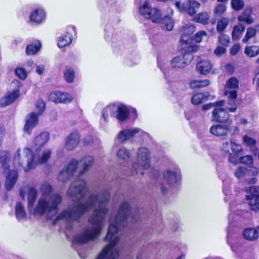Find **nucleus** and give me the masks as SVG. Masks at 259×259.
I'll return each mask as SVG.
<instances>
[{
	"label": "nucleus",
	"instance_id": "nucleus-1",
	"mask_svg": "<svg viewBox=\"0 0 259 259\" xmlns=\"http://www.w3.org/2000/svg\"><path fill=\"white\" fill-rule=\"evenodd\" d=\"M110 198L107 190H102L98 195L91 194L83 203L79 202L63 210L53 221L55 224L60 220L68 222L78 221L85 213L93 210L89 219L92 227H88L73 239V243L84 244L96 239L101 234L104 220L107 212L106 205Z\"/></svg>",
	"mask_w": 259,
	"mask_h": 259
},
{
	"label": "nucleus",
	"instance_id": "nucleus-2",
	"mask_svg": "<svg viewBox=\"0 0 259 259\" xmlns=\"http://www.w3.org/2000/svg\"><path fill=\"white\" fill-rule=\"evenodd\" d=\"M130 212V204L127 202H123L119 206L114 222L110 223L105 237V240L110 241V243L102 249L96 259H120L119 251L116 246L119 241L116 234L121 228L127 225L129 221H137L134 215Z\"/></svg>",
	"mask_w": 259,
	"mask_h": 259
},
{
	"label": "nucleus",
	"instance_id": "nucleus-3",
	"mask_svg": "<svg viewBox=\"0 0 259 259\" xmlns=\"http://www.w3.org/2000/svg\"><path fill=\"white\" fill-rule=\"evenodd\" d=\"M41 194L37 204L35 206L33 214L34 215H46L47 219L52 220L58 212L59 206L62 202V197L58 193L50 195L52 187L50 184L44 182L39 188Z\"/></svg>",
	"mask_w": 259,
	"mask_h": 259
},
{
	"label": "nucleus",
	"instance_id": "nucleus-4",
	"mask_svg": "<svg viewBox=\"0 0 259 259\" xmlns=\"http://www.w3.org/2000/svg\"><path fill=\"white\" fill-rule=\"evenodd\" d=\"M52 150L50 148L45 149L41 151L38 150L36 151L34 154L29 148L18 149L14 155V165L16 167L21 168L27 172L34 168L38 164L46 163L50 158Z\"/></svg>",
	"mask_w": 259,
	"mask_h": 259
},
{
	"label": "nucleus",
	"instance_id": "nucleus-5",
	"mask_svg": "<svg viewBox=\"0 0 259 259\" xmlns=\"http://www.w3.org/2000/svg\"><path fill=\"white\" fill-rule=\"evenodd\" d=\"M137 162L133 163L131 169V174L137 175L140 174H144V170L150 167V153L148 149L145 147L140 148L137 153Z\"/></svg>",
	"mask_w": 259,
	"mask_h": 259
},
{
	"label": "nucleus",
	"instance_id": "nucleus-6",
	"mask_svg": "<svg viewBox=\"0 0 259 259\" xmlns=\"http://www.w3.org/2000/svg\"><path fill=\"white\" fill-rule=\"evenodd\" d=\"M10 158V153L6 151H0V163L5 169L6 176L5 186L7 190H11L15 185L18 178V172L16 170H9L8 163Z\"/></svg>",
	"mask_w": 259,
	"mask_h": 259
},
{
	"label": "nucleus",
	"instance_id": "nucleus-7",
	"mask_svg": "<svg viewBox=\"0 0 259 259\" xmlns=\"http://www.w3.org/2000/svg\"><path fill=\"white\" fill-rule=\"evenodd\" d=\"M224 104L225 102L223 100L216 102L215 107L212 113L211 120L220 123H226L230 121L232 124V121L229 118L230 116L227 110L231 112L229 108L233 107V105L229 104V101H228V106H225Z\"/></svg>",
	"mask_w": 259,
	"mask_h": 259
},
{
	"label": "nucleus",
	"instance_id": "nucleus-8",
	"mask_svg": "<svg viewBox=\"0 0 259 259\" xmlns=\"http://www.w3.org/2000/svg\"><path fill=\"white\" fill-rule=\"evenodd\" d=\"M88 191L85 182L82 179H78L71 184L67 194L74 202H76L82 199Z\"/></svg>",
	"mask_w": 259,
	"mask_h": 259
},
{
	"label": "nucleus",
	"instance_id": "nucleus-9",
	"mask_svg": "<svg viewBox=\"0 0 259 259\" xmlns=\"http://www.w3.org/2000/svg\"><path fill=\"white\" fill-rule=\"evenodd\" d=\"M221 149L224 154L229 156V162L237 164L239 161L238 154L242 150L241 146L231 141L224 142Z\"/></svg>",
	"mask_w": 259,
	"mask_h": 259
},
{
	"label": "nucleus",
	"instance_id": "nucleus-10",
	"mask_svg": "<svg viewBox=\"0 0 259 259\" xmlns=\"http://www.w3.org/2000/svg\"><path fill=\"white\" fill-rule=\"evenodd\" d=\"M238 88V81L235 77H231L226 82L225 94L229 99V104L233 105V107L229 108L232 112H234L237 108L235 100L237 97Z\"/></svg>",
	"mask_w": 259,
	"mask_h": 259
},
{
	"label": "nucleus",
	"instance_id": "nucleus-11",
	"mask_svg": "<svg viewBox=\"0 0 259 259\" xmlns=\"http://www.w3.org/2000/svg\"><path fill=\"white\" fill-rule=\"evenodd\" d=\"M195 30V26L191 24H186L181 29V42L182 46H188L184 48H187L189 51H197V46L192 45L193 41L192 34Z\"/></svg>",
	"mask_w": 259,
	"mask_h": 259
},
{
	"label": "nucleus",
	"instance_id": "nucleus-12",
	"mask_svg": "<svg viewBox=\"0 0 259 259\" xmlns=\"http://www.w3.org/2000/svg\"><path fill=\"white\" fill-rule=\"evenodd\" d=\"M147 137V133L138 127H134L120 131L117 135L116 139L120 143H124L134 137H139L143 139Z\"/></svg>",
	"mask_w": 259,
	"mask_h": 259
},
{
	"label": "nucleus",
	"instance_id": "nucleus-13",
	"mask_svg": "<svg viewBox=\"0 0 259 259\" xmlns=\"http://www.w3.org/2000/svg\"><path fill=\"white\" fill-rule=\"evenodd\" d=\"M175 2L176 7L181 12H187L190 15L196 13L200 4L196 1L189 0H172Z\"/></svg>",
	"mask_w": 259,
	"mask_h": 259
},
{
	"label": "nucleus",
	"instance_id": "nucleus-14",
	"mask_svg": "<svg viewBox=\"0 0 259 259\" xmlns=\"http://www.w3.org/2000/svg\"><path fill=\"white\" fill-rule=\"evenodd\" d=\"M182 52L181 54L174 57L170 61L171 67L174 68H183L187 66L190 64L193 60V56L190 53Z\"/></svg>",
	"mask_w": 259,
	"mask_h": 259
},
{
	"label": "nucleus",
	"instance_id": "nucleus-15",
	"mask_svg": "<svg viewBox=\"0 0 259 259\" xmlns=\"http://www.w3.org/2000/svg\"><path fill=\"white\" fill-rule=\"evenodd\" d=\"M231 122L226 123L213 124L209 129V132L213 136L222 139H226L231 131Z\"/></svg>",
	"mask_w": 259,
	"mask_h": 259
},
{
	"label": "nucleus",
	"instance_id": "nucleus-16",
	"mask_svg": "<svg viewBox=\"0 0 259 259\" xmlns=\"http://www.w3.org/2000/svg\"><path fill=\"white\" fill-rule=\"evenodd\" d=\"M49 98L50 101L53 102L64 104L70 103L73 99L70 95L59 91L51 92Z\"/></svg>",
	"mask_w": 259,
	"mask_h": 259
},
{
	"label": "nucleus",
	"instance_id": "nucleus-17",
	"mask_svg": "<svg viewBox=\"0 0 259 259\" xmlns=\"http://www.w3.org/2000/svg\"><path fill=\"white\" fill-rule=\"evenodd\" d=\"M39 116L35 112H31L26 116L25 124L24 127L25 133L28 135L31 134L32 129L37 124Z\"/></svg>",
	"mask_w": 259,
	"mask_h": 259
},
{
	"label": "nucleus",
	"instance_id": "nucleus-18",
	"mask_svg": "<svg viewBox=\"0 0 259 259\" xmlns=\"http://www.w3.org/2000/svg\"><path fill=\"white\" fill-rule=\"evenodd\" d=\"M27 191H28V209L30 211L34 202L35 201L37 192L35 189L32 187L21 189L20 191V195L22 199L24 198L25 195V193Z\"/></svg>",
	"mask_w": 259,
	"mask_h": 259
},
{
	"label": "nucleus",
	"instance_id": "nucleus-19",
	"mask_svg": "<svg viewBox=\"0 0 259 259\" xmlns=\"http://www.w3.org/2000/svg\"><path fill=\"white\" fill-rule=\"evenodd\" d=\"M163 177L169 184H174L180 179V170L176 167L166 169L163 173Z\"/></svg>",
	"mask_w": 259,
	"mask_h": 259
},
{
	"label": "nucleus",
	"instance_id": "nucleus-20",
	"mask_svg": "<svg viewBox=\"0 0 259 259\" xmlns=\"http://www.w3.org/2000/svg\"><path fill=\"white\" fill-rule=\"evenodd\" d=\"M115 118L120 122L126 121L129 116L130 110L125 105L116 103L115 106Z\"/></svg>",
	"mask_w": 259,
	"mask_h": 259
},
{
	"label": "nucleus",
	"instance_id": "nucleus-21",
	"mask_svg": "<svg viewBox=\"0 0 259 259\" xmlns=\"http://www.w3.org/2000/svg\"><path fill=\"white\" fill-rule=\"evenodd\" d=\"M116 103H112L104 107L101 111V124H105L109 122V117H114Z\"/></svg>",
	"mask_w": 259,
	"mask_h": 259
},
{
	"label": "nucleus",
	"instance_id": "nucleus-22",
	"mask_svg": "<svg viewBox=\"0 0 259 259\" xmlns=\"http://www.w3.org/2000/svg\"><path fill=\"white\" fill-rule=\"evenodd\" d=\"M247 195L246 196V200L249 201L248 205L251 209V205L255 203L259 204V186H253L246 190Z\"/></svg>",
	"mask_w": 259,
	"mask_h": 259
},
{
	"label": "nucleus",
	"instance_id": "nucleus-23",
	"mask_svg": "<svg viewBox=\"0 0 259 259\" xmlns=\"http://www.w3.org/2000/svg\"><path fill=\"white\" fill-rule=\"evenodd\" d=\"M50 135L48 132H42L37 135L34 139L32 143V148L35 151L40 150L48 142Z\"/></svg>",
	"mask_w": 259,
	"mask_h": 259
},
{
	"label": "nucleus",
	"instance_id": "nucleus-24",
	"mask_svg": "<svg viewBox=\"0 0 259 259\" xmlns=\"http://www.w3.org/2000/svg\"><path fill=\"white\" fill-rule=\"evenodd\" d=\"M80 141V135L77 132L71 133L67 138L65 148L67 150L72 151L78 146Z\"/></svg>",
	"mask_w": 259,
	"mask_h": 259
},
{
	"label": "nucleus",
	"instance_id": "nucleus-25",
	"mask_svg": "<svg viewBox=\"0 0 259 259\" xmlns=\"http://www.w3.org/2000/svg\"><path fill=\"white\" fill-rule=\"evenodd\" d=\"M140 14L145 18L149 17L150 13H156V8L149 5V0H141L139 7Z\"/></svg>",
	"mask_w": 259,
	"mask_h": 259
},
{
	"label": "nucleus",
	"instance_id": "nucleus-26",
	"mask_svg": "<svg viewBox=\"0 0 259 259\" xmlns=\"http://www.w3.org/2000/svg\"><path fill=\"white\" fill-rule=\"evenodd\" d=\"M19 95V91L18 90L7 93L4 97L1 99L0 106L4 107L11 104L18 98Z\"/></svg>",
	"mask_w": 259,
	"mask_h": 259
},
{
	"label": "nucleus",
	"instance_id": "nucleus-27",
	"mask_svg": "<svg viewBox=\"0 0 259 259\" xmlns=\"http://www.w3.org/2000/svg\"><path fill=\"white\" fill-rule=\"evenodd\" d=\"M46 19V13L41 8H38L33 11L30 16V20L31 22L36 24H40Z\"/></svg>",
	"mask_w": 259,
	"mask_h": 259
},
{
	"label": "nucleus",
	"instance_id": "nucleus-28",
	"mask_svg": "<svg viewBox=\"0 0 259 259\" xmlns=\"http://www.w3.org/2000/svg\"><path fill=\"white\" fill-rule=\"evenodd\" d=\"M252 9L251 7H246L241 14L238 17L239 22H243L247 24H250L254 22V19L252 16Z\"/></svg>",
	"mask_w": 259,
	"mask_h": 259
},
{
	"label": "nucleus",
	"instance_id": "nucleus-29",
	"mask_svg": "<svg viewBox=\"0 0 259 259\" xmlns=\"http://www.w3.org/2000/svg\"><path fill=\"white\" fill-rule=\"evenodd\" d=\"M212 67V64L208 60H201L196 65L197 71L202 75H206L209 73Z\"/></svg>",
	"mask_w": 259,
	"mask_h": 259
},
{
	"label": "nucleus",
	"instance_id": "nucleus-30",
	"mask_svg": "<svg viewBox=\"0 0 259 259\" xmlns=\"http://www.w3.org/2000/svg\"><path fill=\"white\" fill-rule=\"evenodd\" d=\"M94 162V158L92 156L88 155L82 158L79 161L80 167L81 168L79 170V175L87 171L93 165Z\"/></svg>",
	"mask_w": 259,
	"mask_h": 259
},
{
	"label": "nucleus",
	"instance_id": "nucleus-31",
	"mask_svg": "<svg viewBox=\"0 0 259 259\" xmlns=\"http://www.w3.org/2000/svg\"><path fill=\"white\" fill-rule=\"evenodd\" d=\"M259 231L257 229L248 228L245 229L243 235L244 238L249 241H253L258 237Z\"/></svg>",
	"mask_w": 259,
	"mask_h": 259
},
{
	"label": "nucleus",
	"instance_id": "nucleus-32",
	"mask_svg": "<svg viewBox=\"0 0 259 259\" xmlns=\"http://www.w3.org/2000/svg\"><path fill=\"white\" fill-rule=\"evenodd\" d=\"M72 34H71L69 32H67L59 38L58 41V46L59 48L65 47L70 45L72 42Z\"/></svg>",
	"mask_w": 259,
	"mask_h": 259
},
{
	"label": "nucleus",
	"instance_id": "nucleus-33",
	"mask_svg": "<svg viewBox=\"0 0 259 259\" xmlns=\"http://www.w3.org/2000/svg\"><path fill=\"white\" fill-rule=\"evenodd\" d=\"M209 97L207 93H199L194 94L191 98V102L194 105H198L205 101Z\"/></svg>",
	"mask_w": 259,
	"mask_h": 259
},
{
	"label": "nucleus",
	"instance_id": "nucleus-34",
	"mask_svg": "<svg viewBox=\"0 0 259 259\" xmlns=\"http://www.w3.org/2000/svg\"><path fill=\"white\" fill-rule=\"evenodd\" d=\"M230 21V18L228 17H222L219 19L217 25V31L222 33L229 24Z\"/></svg>",
	"mask_w": 259,
	"mask_h": 259
},
{
	"label": "nucleus",
	"instance_id": "nucleus-35",
	"mask_svg": "<svg viewBox=\"0 0 259 259\" xmlns=\"http://www.w3.org/2000/svg\"><path fill=\"white\" fill-rule=\"evenodd\" d=\"M15 214L17 219L20 221L26 219V213L24 209V206L20 202H17L15 206Z\"/></svg>",
	"mask_w": 259,
	"mask_h": 259
},
{
	"label": "nucleus",
	"instance_id": "nucleus-36",
	"mask_svg": "<svg viewBox=\"0 0 259 259\" xmlns=\"http://www.w3.org/2000/svg\"><path fill=\"white\" fill-rule=\"evenodd\" d=\"M41 44L40 41L35 40L26 47V53L28 55H34L39 50Z\"/></svg>",
	"mask_w": 259,
	"mask_h": 259
},
{
	"label": "nucleus",
	"instance_id": "nucleus-37",
	"mask_svg": "<svg viewBox=\"0 0 259 259\" xmlns=\"http://www.w3.org/2000/svg\"><path fill=\"white\" fill-rule=\"evenodd\" d=\"M210 84V81L208 79H194L190 83V86L191 89H200L208 86Z\"/></svg>",
	"mask_w": 259,
	"mask_h": 259
},
{
	"label": "nucleus",
	"instance_id": "nucleus-38",
	"mask_svg": "<svg viewBox=\"0 0 259 259\" xmlns=\"http://www.w3.org/2000/svg\"><path fill=\"white\" fill-rule=\"evenodd\" d=\"M245 30V26L241 23H239L238 25L233 27L232 37L233 40L238 39L242 34V32Z\"/></svg>",
	"mask_w": 259,
	"mask_h": 259
},
{
	"label": "nucleus",
	"instance_id": "nucleus-39",
	"mask_svg": "<svg viewBox=\"0 0 259 259\" xmlns=\"http://www.w3.org/2000/svg\"><path fill=\"white\" fill-rule=\"evenodd\" d=\"M78 164L79 162L78 160L75 159H72L69 162L67 166L64 168L68 171V172H69L70 175L73 176L77 169Z\"/></svg>",
	"mask_w": 259,
	"mask_h": 259
},
{
	"label": "nucleus",
	"instance_id": "nucleus-40",
	"mask_svg": "<svg viewBox=\"0 0 259 259\" xmlns=\"http://www.w3.org/2000/svg\"><path fill=\"white\" fill-rule=\"evenodd\" d=\"M244 53L248 57H255L259 54V46L246 47L245 48Z\"/></svg>",
	"mask_w": 259,
	"mask_h": 259
},
{
	"label": "nucleus",
	"instance_id": "nucleus-41",
	"mask_svg": "<svg viewBox=\"0 0 259 259\" xmlns=\"http://www.w3.org/2000/svg\"><path fill=\"white\" fill-rule=\"evenodd\" d=\"M163 24L162 27L164 29L170 31L174 27V22L169 16H165L164 18H161V22Z\"/></svg>",
	"mask_w": 259,
	"mask_h": 259
},
{
	"label": "nucleus",
	"instance_id": "nucleus-42",
	"mask_svg": "<svg viewBox=\"0 0 259 259\" xmlns=\"http://www.w3.org/2000/svg\"><path fill=\"white\" fill-rule=\"evenodd\" d=\"M117 156L120 159L126 161L130 158V153L125 147L120 148L117 152Z\"/></svg>",
	"mask_w": 259,
	"mask_h": 259
},
{
	"label": "nucleus",
	"instance_id": "nucleus-43",
	"mask_svg": "<svg viewBox=\"0 0 259 259\" xmlns=\"http://www.w3.org/2000/svg\"><path fill=\"white\" fill-rule=\"evenodd\" d=\"M256 32L257 30L255 28L251 27L248 28L246 34L242 39V41L244 43H247L250 38L255 36Z\"/></svg>",
	"mask_w": 259,
	"mask_h": 259
},
{
	"label": "nucleus",
	"instance_id": "nucleus-44",
	"mask_svg": "<svg viewBox=\"0 0 259 259\" xmlns=\"http://www.w3.org/2000/svg\"><path fill=\"white\" fill-rule=\"evenodd\" d=\"M75 76L74 70L70 68H66L64 72V77L65 80L68 83H71L73 82Z\"/></svg>",
	"mask_w": 259,
	"mask_h": 259
},
{
	"label": "nucleus",
	"instance_id": "nucleus-45",
	"mask_svg": "<svg viewBox=\"0 0 259 259\" xmlns=\"http://www.w3.org/2000/svg\"><path fill=\"white\" fill-rule=\"evenodd\" d=\"M150 17H146V19L151 20L154 23H160L161 21L162 15L160 11L156 8V13H150Z\"/></svg>",
	"mask_w": 259,
	"mask_h": 259
},
{
	"label": "nucleus",
	"instance_id": "nucleus-46",
	"mask_svg": "<svg viewBox=\"0 0 259 259\" xmlns=\"http://www.w3.org/2000/svg\"><path fill=\"white\" fill-rule=\"evenodd\" d=\"M248 175V169L243 166H239L235 171V176L237 179H241Z\"/></svg>",
	"mask_w": 259,
	"mask_h": 259
},
{
	"label": "nucleus",
	"instance_id": "nucleus-47",
	"mask_svg": "<svg viewBox=\"0 0 259 259\" xmlns=\"http://www.w3.org/2000/svg\"><path fill=\"white\" fill-rule=\"evenodd\" d=\"M208 19L209 15L207 13H200L195 18V20L196 22L202 23L203 24H207Z\"/></svg>",
	"mask_w": 259,
	"mask_h": 259
},
{
	"label": "nucleus",
	"instance_id": "nucleus-48",
	"mask_svg": "<svg viewBox=\"0 0 259 259\" xmlns=\"http://www.w3.org/2000/svg\"><path fill=\"white\" fill-rule=\"evenodd\" d=\"M72 176L70 175L69 172L63 168V169L60 171L58 176V179L60 181L64 182L68 181Z\"/></svg>",
	"mask_w": 259,
	"mask_h": 259
},
{
	"label": "nucleus",
	"instance_id": "nucleus-49",
	"mask_svg": "<svg viewBox=\"0 0 259 259\" xmlns=\"http://www.w3.org/2000/svg\"><path fill=\"white\" fill-rule=\"evenodd\" d=\"M36 109L38 110V112L36 113L38 115H40L44 111L46 108V103L41 99L38 100L35 104Z\"/></svg>",
	"mask_w": 259,
	"mask_h": 259
},
{
	"label": "nucleus",
	"instance_id": "nucleus-50",
	"mask_svg": "<svg viewBox=\"0 0 259 259\" xmlns=\"http://www.w3.org/2000/svg\"><path fill=\"white\" fill-rule=\"evenodd\" d=\"M231 5L233 9L240 11L244 6V3L242 0H231Z\"/></svg>",
	"mask_w": 259,
	"mask_h": 259
},
{
	"label": "nucleus",
	"instance_id": "nucleus-51",
	"mask_svg": "<svg viewBox=\"0 0 259 259\" xmlns=\"http://www.w3.org/2000/svg\"><path fill=\"white\" fill-rule=\"evenodd\" d=\"M16 75L21 79H25L27 73L26 70L23 67H17L15 70Z\"/></svg>",
	"mask_w": 259,
	"mask_h": 259
},
{
	"label": "nucleus",
	"instance_id": "nucleus-52",
	"mask_svg": "<svg viewBox=\"0 0 259 259\" xmlns=\"http://www.w3.org/2000/svg\"><path fill=\"white\" fill-rule=\"evenodd\" d=\"M243 141L247 146L251 148L254 147L256 144V141L253 138L248 136H244L243 137Z\"/></svg>",
	"mask_w": 259,
	"mask_h": 259
},
{
	"label": "nucleus",
	"instance_id": "nucleus-53",
	"mask_svg": "<svg viewBox=\"0 0 259 259\" xmlns=\"http://www.w3.org/2000/svg\"><path fill=\"white\" fill-rule=\"evenodd\" d=\"M226 10V8L224 4H219L215 7L213 12L215 15L220 16L224 14Z\"/></svg>",
	"mask_w": 259,
	"mask_h": 259
},
{
	"label": "nucleus",
	"instance_id": "nucleus-54",
	"mask_svg": "<svg viewBox=\"0 0 259 259\" xmlns=\"http://www.w3.org/2000/svg\"><path fill=\"white\" fill-rule=\"evenodd\" d=\"M231 217V214H229V215L228 216L229 221H230ZM231 225L230 222H229V226H228V228L227 229V242H228V244H229L231 245L232 249L233 251H234V249L233 248V246L231 245L232 242H231V240L232 235H233V233H232V232L230 230Z\"/></svg>",
	"mask_w": 259,
	"mask_h": 259
},
{
	"label": "nucleus",
	"instance_id": "nucleus-55",
	"mask_svg": "<svg viewBox=\"0 0 259 259\" xmlns=\"http://www.w3.org/2000/svg\"><path fill=\"white\" fill-rule=\"evenodd\" d=\"M224 183V187H223V192L225 195H226V197L224 198L225 201H228L229 200V195L230 194V188L229 185L227 183V182H223Z\"/></svg>",
	"mask_w": 259,
	"mask_h": 259
},
{
	"label": "nucleus",
	"instance_id": "nucleus-56",
	"mask_svg": "<svg viewBox=\"0 0 259 259\" xmlns=\"http://www.w3.org/2000/svg\"><path fill=\"white\" fill-rule=\"evenodd\" d=\"M242 163L246 164H251L253 162L252 157L250 155H245L244 156H242L241 158H239L238 163Z\"/></svg>",
	"mask_w": 259,
	"mask_h": 259
},
{
	"label": "nucleus",
	"instance_id": "nucleus-57",
	"mask_svg": "<svg viewBox=\"0 0 259 259\" xmlns=\"http://www.w3.org/2000/svg\"><path fill=\"white\" fill-rule=\"evenodd\" d=\"M220 42L223 46H227L230 43V37L228 35L222 34L219 38Z\"/></svg>",
	"mask_w": 259,
	"mask_h": 259
},
{
	"label": "nucleus",
	"instance_id": "nucleus-58",
	"mask_svg": "<svg viewBox=\"0 0 259 259\" xmlns=\"http://www.w3.org/2000/svg\"><path fill=\"white\" fill-rule=\"evenodd\" d=\"M206 35V33L204 31H200L195 34L193 40H194L195 42L199 43L201 41L202 37Z\"/></svg>",
	"mask_w": 259,
	"mask_h": 259
},
{
	"label": "nucleus",
	"instance_id": "nucleus-59",
	"mask_svg": "<svg viewBox=\"0 0 259 259\" xmlns=\"http://www.w3.org/2000/svg\"><path fill=\"white\" fill-rule=\"evenodd\" d=\"M157 64H158V67L160 68L161 71L164 74H165V70H166V69H165L166 64H165V60H162L159 58H157Z\"/></svg>",
	"mask_w": 259,
	"mask_h": 259
},
{
	"label": "nucleus",
	"instance_id": "nucleus-60",
	"mask_svg": "<svg viewBox=\"0 0 259 259\" xmlns=\"http://www.w3.org/2000/svg\"><path fill=\"white\" fill-rule=\"evenodd\" d=\"M226 52V50L225 48L219 46L214 51V54L217 56H221L225 54Z\"/></svg>",
	"mask_w": 259,
	"mask_h": 259
},
{
	"label": "nucleus",
	"instance_id": "nucleus-61",
	"mask_svg": "<svg viewBox=\"0 0 259 259\" xmlns=\"http://www.w3.org/2000/svg\"><path fill=\"white\" fill-rule=\"evenodd\" d=\"M240 49V46L239 44H235L230 49V54L232 55H236Z\"/></svg>",
	"mask_w": 259,
	"mask_h": 259
},
{
	"label": "nucleus",
	"instance_id": "nucleus-62",
	"mask_svg": "<svg viewBox=\"0 0 259 259\" xmlns=\"http://www.w3.org/2000/svg\"><path fill=\"white\" fill-rule=\"evenodd\" d=\"M259 172V170L257 167L251 166L248 169V176H256Z\"/></svg>",
	"mask_w": 259,
	"mask_h": 259
},
{
	"label": "nucleus",
	"instance_id": "nucleus-63",
	"mask_svg": "<svg viewBox=\"0 0 259 259\" xmlns=\"http://www.w3.org/2000/svg\"><path fill=\"white\" fill-rule=\"evenodd\" d=\"M93 137L91 136H88L83 139L84 144L85 145H88L92 143L93 142Z\"/></svg>",
	"mask_w": 259,
	"mask_h": 259
},
{
	"label": "nucleus",
	"instance_id": "nucleus-64",
	"mask_svg": "<svg viewBox=\"0 0 259 259\" xmlns=\"http://www.w3.org/2000/svg\"><path fill=\"white\" fill-rule=\"evenodd\" d=\"M215 105H216V102H214L213 103H209V104H205V105H203V106H202V110H204V111L209 110L213 107H215Z\"/></svg>",
	"mask_w": 259,
	"mask_h": 259
}]
</instances>
